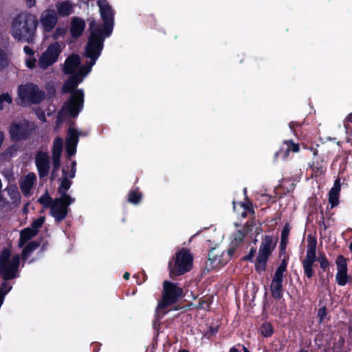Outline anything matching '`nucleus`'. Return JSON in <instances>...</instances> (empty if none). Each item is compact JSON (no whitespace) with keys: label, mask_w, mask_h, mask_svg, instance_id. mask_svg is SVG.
Instances as JSON below:
<instances>
[{"label":"nucleus","mask_w":352,"mask_h":352,"mask_svg":"<svg viewBox=\"0 0 352 352\" xmlns=\"http://www.w3.org/2000/svg\"><path fill=\"white\" fill-rule=\"evenodd\" d=\"M340 192V181L337 179L329 192V202L331 208L338 206L339 203V195Z\"/></svg>","instance_id":"nucleus-24"},{"label":"nucleus","mask_w":352,"mask_h":352,"mask_svg":"<svg viewBox=\"0 0 352 352\" xmlns=\"http://www.w3.org/2000/svg\"><path fill=\"white\" fill-rule=\"evenodd\" d=\"M97 4L100 8V13L104 21L103 31L104 35L102 34L101 30L98 28H94L96 25L95 21H91L89 24L91 32L94 30H98L100 32V36L102 37L109 36L113 30V12L111 7L107 2L106 0H98Z\"/></svg>","instance_id":"nucleus-8"},{"label":"nucleus","mask_w":352,"mask_h":352,"mask_svg":"<svg viewBox=\"0 0 352 352\" xmlns=\"http://www.w3.org/2000/svg\"><path fill=\"white\" fill-rule=\"evenodd\" d=\"M58 21V15L52 10H44L40 17L41 24L46 32L51 31L56 25Z\"/></svg>","instance_id":"nucleus-17"},{"label":"nucleus","mask_w":352,"mask_h":352,"mask_svg":"<svg viewBox=\"0 0 352 352\" xmlns=\"http://www.w3.org/2000/svg\"><path fill=\"white\" fill-rule=\"evenodd\" d=\"M192 266V256L187 250L177 252L169 262L170 276H175L188 272Z\"/></svg>","instance_id":"nucleus-3"},{"label":"nucleus","mask_w":352,"mask_h":352,"mask_svg":"<svg viewBox=\"0 0 352 352\" xmlns=\"http://www.w3.org/2000/svg\"><path fill=\"white\" fill-rule=\"evenodd\" d=\"M37 116L38 118V119L41 121H45V115L43 114V113H37Z\"/></svg>","instance_id":"nucleus-48"},{"label":"nucleus","mask_w":352,"mask_h":352,"mask_svg":"<svg viewBox=\"0 0 352 352\" xmlns=\"http://www.w3.org/2000/svg\"><path fill=\"white\" fill-rule=\"evenodd\" d=\"M300 352H306V351H300Z\"/></svg>","instance_id":"nucleus-55"},{"label":"nucleus","mask_w":352,"mask_h":352,"mask_svg":"<svg viewBox=\"0 0 352 352\" xmlns=\"http://www.w3.org/2000/svg\"><path fill=\"white\" fill-rule=\"evenodd\" d=\"M163 287L164 292L162 300L159 302L156 309V314L157 317L160 315L164 314L166 307L175 302L182 296V289L176 284L168 281H164Z\"/></svg>","instance_id":"nucleus-4"},{"label":"nucleus","mask_w":352,"mask_h":352,"mask_svg":"<svg viewBox=\"0 0 352 352\" xmlns=\"http://www.w3.org/2000/svg\"><path fill=\"white\" fill-rule=\"evenodd\" d=\"M29 8L34 7L36 5V0H25Z\"/></svg>","instance_id":"nucleus-46"},{"label":"nucleus","mask_w":352,"mask_h":352,"mask_svg":"<svg viewBox=\"0 0 352 352\" xmlns=\"http://www.w3.org/2000/svg\"><path fill=\"white\" fill-rule=\"evenodd\" d=\"M53 201H52L51 197L47 193L44 194L38 199V202L44 207L48 208L51 207V204Z\"/></svg>","instance_id":"nucleus-35"},{"label":"nucleus","mask_w":352,"mask_h":352,"mask_svg":"<svg viewBox=\"0 0 352 352\" xmlns=\"http://www.w3.org/2000/svg\"><path fill=\"white\" fill-rule=\"evenodd\" d=\"M17 93L19 102L23 105L38 103L44 97L38 87L31 83L19 85Z\"/></svg>","instance_id":"nucleus-9"},{"label":"nucleus","mask_w":352,"mask_h":352,"mask_svg":"<svg viewBox=\"0 0 352 352\" xmlns=\"http://www.w3.org/2000/svg\"><path fill=\"white\" fill-rule=\"evenodd\" d=\"M38 25L35 15L29 12H21L12 19L10 33L19 42H34Z\"/></svg>","instance_id":"nucleus-2"},{"label":"nucleus","mask_w":352,"mask_h":352,"mask_svg":"<svg viewBox=\"0 0 352 352\" xmlns=\"http://www.w3.org/2000/svg\"><path fill=\"white\" fill-rule=\"evenodd\" d=\"M326 315H327V311H326L325 307H321L320 309H319L318 312V316L320 318V322L322 321V320L325 318Z\"/></svg>","instance_id":"nucleus-41"},{"label":"nucleus","mask_w":352,"mask_h":352,"mask_svg":"<svg viewBox=\"0 0 352 352\" xmlns=\"http://www.w3.org/2000/svg\"><path fill=\"white\" fill-rule=\"evenodd\" d=\"M230 352H239V351L237 349H236L235 348H232L230 350Z\"/></svg>","instance_id":"nucleus-50"},{"label":"nucleus","mask_w":352,"mask_h":352,"mask_svg":"<svg viewBox=\"0 0 352 352\" xmlns=\"http://www.w3.org/2000/svg\"><path fill=\"white\" fill-rule=\"evenodd\" d=\"M36 182V175L34 173H29L22 177L19 181L20 189L24 196L30 197Z\"/></svg>","instance_id":"nucleus-15"},{"label":"nucleus","mask_w":352,"mask_h":352,"mask_svg":"<svg viewBox=\"0 0 352 352\" xmlns=\"http://www.w3.org/2000/svg\"><path fill=\"white\" fill-rule=\"evenodd\" d=\"M16 153V148L14 146H12V147L8 148L5 151V155L12 156V155H15Z\"/></svg>","instance_id":"nucleus-42"},{"label":"nucleus","mask_w":352,"mask_h":352,"mask_svg":"<svg viewBox=\"0 0 352 352\" xmlns=\"http://www.w3.org/2000/svg\"><path fill=\"white\" fill-rule=\"evenodd\" d=\"M38 231L31 228H27L21 230L19 242V247L23 246L25 243L36 235Z\"/></svg>","instance_id":"nucleus-27"},{"label":"nucleus","mask_w":352,"mask_h":352,"mask_svg":"<svg viewBox=\"0 0 352 352\" xmlns=\"http://www.w3.org/2000/svg\"><path fill=\"white\" fill-rule=\"evenodd\" d=\"M36 166L37 167L40 177L47 176L50 170V157L47 153L38 151L35 157Z\"/></svg>","instance_id":"nucleus-16"},{"label":"nucleus","mask_w":352,"mask_h":352,"mask_svg":"<svg viewBox=\"0 0 352 352\" xmlns=\"http://www.w3.org/2000/svg\"><path fill=\"white\" fill-rule=\"evenodd\" d=\"M67 32V28H57L55 31L52 34V38L54 39H58L61 37H63Z\"/></svg>","instance_id":"nucleus-37"},{"label":"nucleus","mask_w":352,"mask_h":352,"mask_svg":"<svg viewBox=\"0 0 352 352\" xmlns=\"http://www.w3.org/2000/svg\"><path fill=\"white\" fill-rule=\"evenodd\" d=\"M276 245V239L267 236L261 241L255 262V268L261 273L266 269L267 261Z\"/></svg>","instance_id":"nucleus-7"},{"label":"nucleus","mask_w":352,"mask_h":352,"mask_svg":"<svg viewBox=\"0 0 352 352\" xmlns=\"http://www.w3.org/2000/svg\"><path fill=\"white\" fill-rule=\"evenodd\" d=\"M57 15L65 17L74 12L75 5L69 1H59L56 3Z\"/></svg>","instance_id":"nucleus-21"},{"label":"nucleus","mask_w":352,"mask_h":352,"mask_svg":"<svg viewBox=\"0 0 352 352\" xmlns=\"http://www.w3.org/2000/svg\"><path fill=\"white\" fill-rule=\"evenodd\" d=\"M245 233L241 230H238L236 234L233 235L232 239V245H237L239 244L244 238Z\"/></svg>","instance_id":"nucleus-36"},{"label":"nucleus","mask_w":352,"mask_h":352,"mask_svg":"<svg viewBox=\"0 0 352 352\" xmlns=\"http://www.w3.org/2000/svg\"><path fill=\"white\" fill-rule=\"evenodd\" d=\"M300 151V147L298 144L293 142L291 140L284 141L282 147L278 153L283 159H286L290 152L298 153Z\"/></svg>","instance_id":"nucleus-23"},{"label":"nucleus","mask_w":352,"mask_h":352,"mask_svg":"<svg viewBox=\"0 0 352 352\" xmlns=\"http://www.w3.org/2000/svg\"><path fill=\"white\" fill-rule=\"evenodd\" d=\"M4 141V135L3 132L0 131V148L1 147L3 142Z\"/></svg>","instance_id":"nucleus-47"},{"label":"nucleus","mask_w":352,"mask_h":352,"mask_svg":"<svg viewBox=\"0 0 352 352\" xmlns=\"http://www.w3.org/2000/svg\"><path fill=\"white\" fill-rule=\"evenodd\" d=\"M38 244L36 242H30L28 243L23 250V257L25 259L28 256L29 254L34 250Z\"/></svg>","instance_id":"nucleus-34"},{"label":"nucleus","mask_w":352,"mask_h":352,"mask_svg":"<svg viewBox=\"0 0 352 352\" xmlns=\"http://www.w3.org/2000/svg\"><path fill=\"white\" fill-rule=\"evenodd\" d=\"M20 258L17 254L11 256L8 250H4L0 256V274L5 280H9L16 276Z\"/></svg>","instance_id":"nucleus-6"},{"label":"nucleus","mask_w":352,"mask_h":352,"mask_svg":"<svg viewBox=\"0 0 352 352\" xmlns=\"http://www.w3.org/2000/svg\"><path fill=\"white\" fill-rule=\"evenodd\" d=\"M287 263L285 260L282 261L278 268L276 269L274 275L272 282L275 283H283L284 273L286 271Z\"/></svg>","instance_id":"nucleus-28"},{"label":"nucleus","mask_w":352,"mask_h":352,"mask_svg":"<svg viewBox=\"0 0 352 352\" xmlns=\"http://www.w3.org/2000/svg\"><path fill=\"white\" fill-rule=\"evenodd\" d=\"M129 276H130V274L129 272H125L124 276H123V278L125 280H128L129 278Z\"/></svg>","instance_id":"nucleus-49"},{"label":"nucleus","mask_w":352,"mask_h":352,"mask_svg":"<svg viewBox=\"0 0 352 352\" xmlns=\"http://www.w3.org/2000/svg\"><path fill=\"white\" fill-rule=\"evenodd\" d=\"M78 135L79 133L75 129L72 127L69 129L68 135L66 139V151L68 157L74 155L76 152Z\"/></svg>","instance_id":"nucleus-20"},{"label":"nucleus","mask_w":352,"mask_h":352,"mask_svg":"<svg viewBox=\"0 0 352 352\" xmlns=\"http://www.w3.org/2000/svg\"><path fill=\"white\" fill-rule=\"evenodd\" d=\"M23 51L25 54V66L30 69H35L36 67L37 60L34 56V50L29 46H25L23 47Z\"/></svg>","instance_id":"nucleus-25"},{"label":"nucleus","mask_w":352,"mask_h":352,"mask_svg":"<svg viewBox=\"0 0 352 352\" xmlns=\"http://www.w3.org/2000/svg\"><path fill=\"white\" fill-rule=\"evenodd\" d=\"M244 352H250L245 347H243Z\"/></svg>","instance_id":"nucleus-52"},{"label":"nucleus","mask_w":352,"mask_h":352,"mask_svg":"<svg viewBox=\"0 0 352 352\" xmlns=\"http://www.w3.org/2000/svg\"><path fill=\"white\" fill-rule=\"evenodd\" d=\"M233 204H234V209L235 210L236 209V206H235L234 202Z\"/></svg>","instance_id":"nucleus-54"},{"label":"nucleus","mask_w":352,"mask_h":352,"mask_svg":"<svg viewBox=\"0 0 352 352\" xmlns=\"http://www.w3.org/2000/svg\"><path fill=\"white\" fill-rule=\"evenodd\" d=\"M5 191L7 192L10 199V204H19L21 201V195L15 185H10L7 186Z\"/></svg>","instance_id":"nucleus-26"},{"label":"nucleus","mask_w":352,"mask_h":352,"mask_svg":"<svg viewBox=\"0 0 352 352\" xmlns=\"http://www.w3.org/2000/svg\"><path fill=\"white\" fill-rule=\"evenodd\" d=\"M64 46V44L58 42L51 43L38 58V67L41 70H46L54 65L58 60Z\"/></svg>","instance_id":"nucleus-10"},{"label":"nucleus","mask_w":352,"mask_h":352,"mask_svg":"<svg viewBox=\"0 0 352 352\" xmlns=\"http://www.w3.org/2000/svg\"><path fill=\"white\" fill-rule=\"evenodd\" d=\"M142 199V194L138 190H132L129 193L128 200L133 204H138Z\"/></svg>","instance_id":"nucleus-32"},{"label":"nucleus","mask_w":352,"mask_h":352,"mask_svg":"<svg viewBox=\"0 0 352 352\" xmlns=\"http://www.w3.org/2000/svg\"><path fill=\"white\" fill-rule=\"evenodd\" d=\"M338 272L336 276V282L339 285L344 286L347 283L346 261L342 256H339L336 260Z\"/></svg>","instance_id":"nucleus-18"},{"label":"nucleus","mask_w":352,"mask_h":352,"mask_svg":"<svg viewBox=\"0 0 352 352\" xmlns=\"http://www.w3.org/2000/svg\"><path fill=\"white\" fill-rule=\"evenodd\" d=\"M85 28V21L79 17H73L71 21L70 32L73 38H78Z\"/></svg>","instance_id":"nucleus-22"},{"label":"nucleus","mask_w":352,"mask_h":352,"mask_svg":"<svg viewBox=\"0 0 352 352\" xmlns=\"http://www.w3.org/2000/svg\"><path fill=\"white\" fill-rule=\"evenodd\" d=\"M36 128V125L32 122L25 119H17L10 123L8 132L11 140L19 142L26 140Z\"/></svg>","instance_id":"nucleus-5"},{"label":"nucleus","mask_w":352,"mask_h":352,"mask_svg":"<svg viewBox=\"0 0 352 352\" xmlns=\"http://www.w3.org/2000/svg\"><path fill=\"white\" fill-rule=\"evenodd\" d=\"M289 127L292 129L294 128V123H290L289 124Z\"/></svg>","instance_id":"nucleus-51"},{"label":"nucleus","mask_w":352,"mask_h":352,"mask_svg":"<svg viewBox=\"0 0 352 352\" xmlns=\"http://www.w3.org/2000/svg\"><path fill=\"white\" fill-rule=\"evenodd\" d=\"M69 200L63 199L60 196L59 198L55 199L50 207V214L57 221L63 220L67 215L68 212Z\"/></svg>","instance_id":"nucleus-13"},{"label":"nucleus","mask_w":352,"mask_h":352,"mask_svg":"<svg viewBox=\"0 0 352 352\" xmlns=\"http://www.w3.org/2000/svg\"><path fill=\"white\" fill-rule=\"evenodd\" d=\"M76 162L73 161L71 164V170L69 173L68 174L67 170L64 168L63 170V178L61 181L60 186L58 188V192L60 196L63 199H66V200H69V204H72L74 201V199L72 198L69 195L66 194L67 190L70 188L72 184L71 180L69 178L72 179L75 177L76 174Z\"/></svg>","instance_id":"nucleus-12"},{"label":"nucleus","mask_w":352,"mask_h":352,"mask_svg":"<svg viewBox=\"0 0 352 352\" xmlns=\"http://www.w3.org/2000/svg\"><path fill=\"white\" fill-rule=\"evenodd\" d=\"M349 248L352 251V242L350 243Z\"/></svg>","instance_id":"nucleus-53"},{"label":"nucleus","mask_w":352,"mask_h":352,"mask_svg":"<svg viewBox=\"0 0 352 352\" xmlns=\"http://www.w3.org/2000/svg\"><path fill=\"white\" fill-rule=\"evenodd\" d=\"M318 260L320 263L321 268L326 269L327 267H329V263L324 255L320 256Z\"/></svg>","instance_id":"nucleus-39"},{"label":"nucleus","mask_w":352,"mask_h":352,"mask_svg":"<svg viewBox=\"0 0 352 352\" xmlns=\"http://www.w3.org/2000/svg\"><path fill=\"white\" fill-rule=\"evenodd\" d=\"M10 58L5 50L0 48V72L4 70L9 66Z\"/></svg>","instance_id":"nucleus-30"},{"label":"nucleus","mask_w":352,"mask_h":352,"mask_svg":"<svg viewBox=\"0 0 352 352\" xmlns=\"http://www.w3.org/2000/svg\"><path fill=\"white\" fill-rule=\"evenodd\" d=\"M9 201L4 198L1 195H0V208L6 207L7 205L9 204Z\"/></svg>","instance_id":"nucleus-43"},{"label":"nucleus","mask_w":352,"mask_h":352,"mask_svg":"<svg viewBox=\"0 0 352 352\" xmlns=\"http://www.w3.org/2000/svg\"><path fill=\"white\" fill-rule=\"evenodd\" d=\"M254 254H255V250L252 249V250L250 251V252H249L248 255V256H246L245 257V259H247V260H252V259L253 258V257L254 256Z\"/></svg>","instance_id":"nucleus-45"},{"label":"nucleus","mask_w":352,"mask_h":352,"mask_svg":"<svg viewBox=\"0 0 352 352\" xmlns=\"http://www.w3.org/2000/svg\"><path fill=\"white\" fill-rule=\"evenodd\" d=\"M351 124H352V113L349 114L344 120V127L347 131L351 128Z\"/></svg>","instance_id":"nucleus-40"},{"label":"nucleus","mask_w":352,"mask_h":352,"mask_svg":"<svg viewBox=\"0 0 352 352\" xmlns=\"http://www.w3.org/2000/svg\"><path fill=\"white\" fill-rule=\"evenodd\" d=\"M102 50V37L98 30L91 31L87 45L85 47V56L91 59L87 65H80V56L72 54L65 61L63 71L71 77L63 86V93H71L69 99L65 102L58 113L56 125L57 129L64 121L65 117L70 116L76 117L82 111L84 103V92L82 89H76L83 78L89 74Z\"/></svg>","instance_id":"nucleus-1"},{"label":"nucleus","mask_w":352,"mask_h":352,"mask_svg":"<svg viewBox=\"0 0 352 352\" xmlns=\"http://www.w3.org/2000/svg\"><path fill=\"white\" fill-rule=\"evenodd\" d=\"M45 221V217H41L39 218H38L37 219H36L35 221H34V222L32 223V229H35L38 231V229L42 226V225L43 224Z\"/></svg>","instance_id":"nucleus-38"},{"label":"nucleus","mask_w":352,"mask_h":352,"mask_svg":"<svg viewBox=\"0 0 352 352\" xmlns=\"http://www.w3.org/2000/svg\"><path fill=\"white\" fill-rule=\"evenodd\" d=\"M260 333L263 336L269 337L273 333V328L271 324L264 323L260 328Z\"/></svg>","instance_id":"nucleus-33"},{"label":"nucleus","mask_w":352,"mask_h":352,"mask_svg":"<svg viewBox=\"0 0 352 352\" xmlns=\"http://www.w3.org/2000/svg\"><path fill=\"white\" fill-rule=\"evenodd\" d=\"M233 252L232 248H230L226 252H221L218 248H212L208 254L209 261L214 267H221L228 262Z\"/></svg>","instance_id":"nucleus-14"},{"label":"nucleus","mask_w":352,"mask_h":352,"mask_svg":"<svg viewBox=\"0 0 352 352\" xmlns=\"http://www.w3.org/2000/svg\"><path fill=\"white\" fill-rule=\"evenodd\" d=\"M239 206L244 208V211L242 212L241 215L245 217L246 215L245 211H250V208H249L248 205L245 204H240Z\"/></svg>","instance_id":"nucleus-44"},{"label":"nucleus","mask_w":352,"mask_h":352,"mask_svg":"<svg viewBox=\"0 0 352 352\" xmlns=\"http://www.w3.org/2000/svg\"><path fill=\"white\" fill-rule=\"evenodd\" d=\"M12 103V98L8 93L0 94V110L8 107Z\"/></svg>","instance_id":"nucleus-29"},{"label":"nucleus","mask_w":352,"mask_h":352,"mask_svg":"<svg viewBox=\"0 0 352 352\" xmlns=\"http://www.w3.org/2000/svg\"><path fill=\"white\" fill-rule=\"evenodd\" d=\"M63 140L60 138H56L53 142L52 155L54 168L52 177H54L56 171L58 170L60 165V157L62 153Z\"/></svg>","instance_id":"nucleus-19"},{"label":"nucleus","mask_w":352,"mask_h":352,"mask_svg":"<svg viewBox=\"0 0 352 352\" xmlns=\"http://www.w3.org/2000/svg\"><path fill=\"white\" fill-rule=\"evenodd\" d=\"M307 243V249L305 258L302 261V267L306 276L311 278L314 274L313 267L316 261V250L317 242L314 236L309 235Z\"/></svg>","instance_id":"nucleus-11"},{"label":"nucleus","mask_w":352,"mask_h":352,"mask_svg":"<svg viewBox=\"0 0 352 352\" xmlns=\"http://www.w3.org/2000/svg\"><path fill=\"white\" fill-rule=\"evenodd\" d=\"M270 289L274 297L277 298H280L282 292V283L272 281Z\"/></svg>","instance_id":"nucleus-31"}]
</instances>
